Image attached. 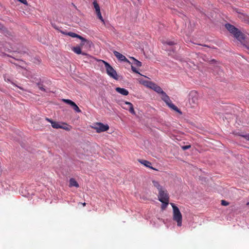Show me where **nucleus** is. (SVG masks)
<instances>
[{
	"label": "nucleus",
	"instance_id": "26",
	"mask_svg": "<svg viewBox=\"0 0 249 249\" xmlns=\"http://www.w3.org/2000/svg\"><path fill=\"white\" fill-rule=\"evenodd\" d=\"M190 147H191L190 145H187L183 146L182 147V148L183 150H185L189 149Z\"/></svg>",
	"mask_w": 249,
	"mask_h": 249
},
{
	"label": "nucleus",
	"instance_id": "31",
	"mask_svg": "<svg viewBox=\"0 0 249 249\" xmlns=\"http://www.w3.org/2000/svg\"><path fill=\"white\" fill-rule=\"evenodd\" d=\"M244 47L247 50V52L249 53V46L245 45Z\"/></svg>",
	"mask_w": 249,
	"mask_h": 249
},
{
	"label": "nucleus",
	"instance_id": "3",
	"mask_svg": "<svg viewBox=\"0 0 249 249\" xmlns=\"http://www.w3.org/2000/svg\"><path fill=\"white\" fill-rule=\"evenodd\" d=\"M161 99L166 103V104L172 109L176 111L177 112H179L181 113V112L178 108L177 106H176L174 104H173L170 100L169 97L166 94V93L164 91H162L161 93Z\"/></svg>",
	"mask_w": 249,
	"mask_h": 249
},
{
	"label": "nucleus",
	"instance_id": "33",
	"mask_svg": "<svg viewBox=\"0 0 249 249\" xmlns=\"http://www.w3.org/2000/svg\"><path fill=\"white\" fill-rule=\"evenodd\" d=\"M81 204H82V205H83V206H86V203L85 202L82 203Z\"/></svg>",
	"mask_w": 249,
	"mask_h": 249
},
{
	"label": "nucleus",
	"instance_id": "18",
	"mask_svg": "<svg viewBox=\"0 0 249 249\" xmlns=\"http://www.w3.org/2000/svg\"><path fill=\"white\" fill-rule=\"evenodd\" d=\"M152 183L153 186L156 187L159 191L163 189L162 187L158 181L156 180H152Z\"/></svg>",
	"mask_w": 249,
	"mask_h": 249
},
{
	"label": "nucleus",
	"instance_id": "29",
	"mask_svg": "<svg viewBox=\"0 0 249 249\" xmlns=\"http://www.w3.org/2000/svg\"><path fill=\"white\" fill-rule=\"evenodd\" d=\"M4 80L6 81V82H11V80L9 78H7L6 77V76H4Z\"/></svg>",
	"mask_w": 249,
	"mask_h": 249
},
{
	"label": "nucleus",
	"instance_id": "13",
	"mask_svg": "<svg viewBox=\"0 0 249 249\" xmlns=\"http://www.w3.org/2000/svg\"><path fill=\"white\" fill-rule=\"evenodd\" d=\"M46 120L51 124L52 126L54 128L58 129L62 127V126L59 124L57 122H54L48 118H46Z\"/></svg>",
	"mask_w": 249,
	"mask_h": 249
},
{
	"label": "nucleus",
	"instance_id": "28",
	"mask_svg": "<svg viewBox=\"0 0 249 249\" xmlns=\"http://www.w3.org/2000/svg\"><path fill=\"white\" fill-rule=\"evenodd\" d=\"M165 43H166L168 45H173L175 44L174 42L171 41H166Z\"/></svg>",
	"mask_w": 249,
	"mask_h": 249
},
{
	"label": "nucleus",
	"instance_id": "30",
	"mask_svg": "<svg viewBox=\"0 0 249 249\" xmlns=\"http://www.w3.org/2000/svg\"><path fill=\"white\" fill-rule=\"evenodd\" d=\"M61 128H62V129H65V130H67V131L70 130V128H69L67 126L64 127V126H62V127H61Z\"/></svg>",
	"mask_w": 249,
	"mask_h": 249
},
{
	"label": "nucleus",
	"instance_id": "9",
	"mask_svg": "<svg viewBox=\"0 0 249 249\" xmlns=\"http://www.w3.org/2000/svg\"><path fill=\"white\" fill-rule=\"evenodd\" d=\"M62 33L64 34L67 35L72 37H77V38L81 39L82 41V42L80 44L81 46L84 45L85 43L87 41V40L85 38H84L83 37H82V36H80V35H78L74 33L69 32L68 33H65L62 32Z\"/></svg>",
	"mask_w": 249,
	"mask_h": 249
},
{
	"label": "nucleus",
	"instance_id": "32",
	"mask_svg": "<svg viewBox=\"0 0 249 249\" xmlns=\"http://www.w3.org/2000/svg\"><path fill=\"white\" fill-rule=\"evenodd\" d=\"M3 28V25H2L1 23H0V29H1H1H2Z\"/></svg>",
	"mask_w": 249,
	"mask_h": 249
},
{
	"label": "nucleus",
	"instance_id": "24",
	"mask_svg": "<svg viewBox=\"0 0 249 249\" xmlns=\"http://www.w3.org/2000/svg\"><path fill=\"white\" fill-rule=\"evenodd\" d=\"M221 204L223 206H228L229 204V203L224 200H221Z\"/></svg>",
	"mask_w": 249,
	"mask_h": 249
},
{
	"label": "nucleus",
	"instance_id": "27",
	"mask_svg": "<svg viewBox=\"0 0 249 249\" xmlns=\"http://www.w3.org/2000/svg\"><path fill=\"white\" fill-rule=\"evenodd\" d=\"M18 0L25 5H28V2L26 0Z\"/></svg>",
	"mask_w": 249,
	"mask_h": 249
},
{
	"label": "nucleus",
	"instance_id": "14",
	"mask_svg": "<svg viewBox=\"0 0 249 249\" xmlns=\"http://www.w3.org/2000/svg\"><path fill=\"white\" fill-rule=\"evenodd\" d=\"M124 105H127V106H128L129 107V108L124 107V109H128L129 110V111L131 114H132L133 115H135L136 114V112H135V111L134 110V107H133V106L132 103H131L130 102L126 101V102H124Z\"/></svg>",
	"mask_w": 249,
	"mask_h": 249
},
{
	"label": "nucleus",
	"instance_id": "4",
	"mask_svg": "<svg viewBox=\"0 0 249 249\" xmlns=\"http://www.w3.org/2000/svg\"><path fill=\"white\" fill-rule=\"evenodd\" d=\"M105 64L107 74L110 77L115 80H118V76L116 71L107 62L102 60Z\"/></svg>",
	"mask_w": 249,
	"mask_h": 249
},
{
	"label": "nucleus",
	"instance_id": "1",
	"mask_svg": "<svg viewBox=\"0 0 249 249\" xmlns=\"http://www.w3.org/2000/svg\"><path fill=\"white\" fill-rule=\"evenodd\" d=\"M225 27L238 40L242 41L245 39L244 34L233 25L227 23L225 24Z\"/></svg>",
	"mask_w": 249,
	"mask_h": 249
},
{
	"label": "nucleus",
	"instance_id": "21",
	"mask_svg": "<svg viewBox=\"0 0 249 249\" xmlns=\"http://www.w3.org/2000/svg\"><path fill=\"white\" fill-rule=\"evenodd\" d=\"M96 14L97 15V17L98 18L101 20V21L104 23L105 24V20L102 16V14H101V11H98V12H96Z\"/></svg>",
	"mask_w": 249,
	"mask_h": 249
},
{
	"label": "nucleus",
	"instance_id": "19",
	"mask_svg": "<svg viewBox=\"0 0 249 249\" xmlns=\"http://www.w3.org/2000/svg\"><path fill=\"white\" fill-rule=\"evenodd\" d=\"M131 59H132L133 61V64L135 65L137 67H141L142 66V63L138 61V60L136 59L134 57H131Z\"/></svg>",
	"mask_w": 249,
	"mask_h": 249
},
{
	"label": "nucleus",
	"instance_id": "17",
	"mask_svg": "<svg viewBox=\"0 0 249 249\" xmlns=\"http://www.w3.org/2000/svg\"><path fill=\"white\" fill-rule=\"evenodd\" d=\"M69 186L71 187L74 186L76 188H78L79 187V185L74 178H71L70 179Z\"/></svg>",
	"mask_w": 249,
	"mask_h": 249
},
{
	"label": "nucleus",
	"instance_id": "10",
	"mask_svg": "<svg viewBox=\"0 0 249 249\" xmlns=\"http://www.w3.org/2000/svg\"><path fill=\"white\" fill-rule=\"evenodd\" d=\"M62 101L67 104L70 105L73 109L74 111L77 112H81V110L80 109L79 107L76 105V104L70 99H63Z\"/></svg>",
	"mask_w": 249,
	"mask_h": 249
},
{
	"label": "nucleus",
	"instance_id": "11",
	"mask_svg": "<svg viewBox=\"0 0 249 249\" xmlns=\"http://www.w3.org/2000/svg\"><path fill=\"white\" fill-rule=\"evenodd\" d=\"M113 53L114 55L120 61H124L126 62H128L129 63H130L129 61L125 57V56L122 54L118 52L117 51H114Z\"/></svg>",
	"mask_w": 249,
	"mask_h": 249
},
{
	"label": "nucleus",
	"instance_id": "2",
	"mask_svg": "<svg viewBox=\"0 0 249 249\" xmlns=\"http://www.w3.org/2000/svg\"><path fill=\"white\" fill-rule=\"evenodd\" d=\"M173 208V219L177 222L178 226L180 227L182 225V214L179 209L173 203H170Z\"/></svg>",
	"mask_w": 249,
	"mask_h": 249
},
{
	"label": "nucleus",
	"instance_id": "6",
	"mask_svg": "<svg viewBox=\"0 0 249 249\" xmlns=\"http://www.w3.org/2000/svg\"><path fill=\"white\" fill-rule=\"evenodd\" d=\"M158 198L159 200L161 202H165V201H169V197L167 191L163 189L159 191Z\"/></svg>",
	"mask_w": 249,
	"mask_h": 249
},
{
	"label": "nucleus",
	"instance_id": "22",
	"mask_svg": "<svg viewBox=\"0 0 249 249\" xmlns=\"http://www.w3.org/2000/svg\"><path fill=\"white\" fill-rule=\"evenodd\" d=\"M37 85L38 86V88L41 90L46 91L45 89L44 88L43 85L41 83H37Z\"/></svg>",
	"mask_w": 249,
	"mask_h": 249
},
{
	"label": "nucleus",
	"instance_id": "35",
	"mask_svg": "<svg viewBox=\"0 0 249 249\" xmlns=\"http://www.w3.org/2000/svg\"><path fill=\"white\" fill-rule=\"evenodd\" d=\"M127 108H129V107L128 106V107Z\"/></svg>",
	"mask_w": 249,
	"mask_h": 249
},
{
	"label": "nucleus",
	"instance_id": "12",
	"mask_svg": "<svg viewBox=\"0 0 249 249\" xmlns=\"http://www.w3.org/2000/svg\"><path fill=\"white\" fill-rule=\"evenodd\" d=\"M138 161L141 163V164H143L145 166L148 167L150 169H152L153 170H157L155 168H153V167L151 166L150 165L151 164V162H149L148 160H140L139 159Z\"/></svg>",
	"mask_w": 249,
	"mask_h": 249
},
{
	"label": "nucleus",
	"instance_id": "23",
	"mask_svg": "<svg viewBox=\"0 0 249 249\" xmlns=\"http://www.w3.org/2000/svg\"><path fill=\"white\" fill-rule=\"evenodd\" d=\"M162 204L161 205V209L162 210H164L166 209V208L167 207L168 203H169V201H166L165 202H162Z\"/></svg>",
	"mask_w": 249,
	"mask_h": 249
},
{
	"label": "nucleus",
	"instance_id": "20",
	"mask_svg": "<svg viewBox=\"0 0 249 249\" xmlns=\"http://www.w3.org/2000/svg\"><path fill=\"white\" fill-rule=\"evenodd\" d=\"M93 4L94 8L96 12L100 11V6H99V4H98L96 0H94V1L93 2Z\"/></svg>",
	"mask_w": 249,
	"mask_h": 249
},
{
	"label": "nucleus",
	"instance_id": "7",
	"mask_svg": "<svg viewBox=\"0 0 249 249\" xmlns=\"http://www.w3.org/2000/svg\"><path fill=\"white\" fill-rule=\"evenodd\" d=\"M97 133L105 132L108 130L109 126L107 124H104L101 123H97L96 126L94 127Z\"/></svg>",
	"mask_w": 249,
	"mask_h": 249
},
{
	"label": "nucleus",
	"instance_id": "16",
	"mask_svg": "<svg viewBox=\"0 0 249 249\" xmlns=\"http://www.w3.org/2000/svg\"><path fill=\"white\" fill-rule=\"evenodd\" d=\"M72 50L76 54H82L84 55H86V53H82L81 51V48L80 46H76L75 47H73Z\"/></svg>",
	"mask_w": 249,
	"mask_h": 249
},
{
	"label": "nucleus",
	"instance_id": "8",
	"mask_svg": "<svg viewBox=\"0 0 249 249\" xmlns=\"http://www.w3.org/2000/svg\"><path fill=\"white\" fill-rule=\"evenodd\" d=\"M147 86L159 94H160L163 91V90L160 86L152 82H148Z\"/></svg>",
	"mask_w": 249,
	"mask_h": 249
},
{
	"label": "nucleus",
	"instance_id": "5",
	"mask_svg": "<svg viewBox=\"0 0 249 249\" xmlns=\"http://www.w3.org/2000/svg\"><path fill=\"white\" fill-rule=\"evenodd\" d=\"M189 100L191 105L193 107H195L198 104V95L196 91L195 90L191 91L189 94Z\"/></svg>",
	"mask_w": 249,
	"mask_h": 249
},
{
	"label": "nucleus",
	"instance_id": "15",
	"mask_svg": "<svg viewBox=\"0 0 249 249\" xmlns=\"http://www.w3.org/2000/svg\"><path fill=\"white\" fill-rule=\"evenodd\" d=\"M115 90L117 92L123 95L126 96L129 93L128 91L124 88L117 87L115 89Z\"/></svg>",
	"mask_w": 249,
	"mask_h": 249
},
{
	"label": "nucleus",
	"instance_id": "34",
	"mask_svg": "<svg viewBox=\"0 0 249 249\" xmlns=\"http://www.w3.org/2000/svg\"><path fill=\"white\" fill-rule=\"evenodd\" d=\"M247 205H249V202H248V203H247Z\"/></svg>",
	"mask_w": 249,
	"mask_h": 249
},
{
	"label": "nucleus",
	"instance_id": "25",
	"mask_svg": "<svg viewBox=\"0 0 249 249\" xmlns=\"http://www.w3.org/2000/svg\"><path fill=\"white\" fill-rule=\"evenodd\" d=\"M131 70L132 71L135 72V73H139L140 74V73L138 72V71H137V70L136 69V68L135 67H134V66H131Z\"/></svg>",
	"mask_w": 249,
	"mask_h": 249
}]
</instances>
